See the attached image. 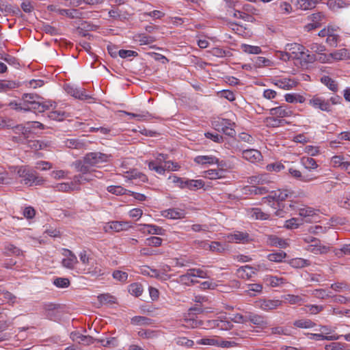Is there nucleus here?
Masks as SVG:
<instances>
[{
  "label": "nucleus",
  "mask_w": 350,
  "mask_h": 350,
  "mask_svg": "<svg viewBox=\"0 0 350 350\" xmlns=\"http://www.w3.org/2000/svg\"><path fill=\"white\" fill-rule=\"evenodd\" d=\"M204 177L215 180L224 177V171L222 170H208L204 172Z\"/></svg>",
  "instance_id": "c9c22d12"
},
{
  "label": "nucleus",
  "mask_w": 350,
  "mask_h": 350,
  "mask_svg": "<svg viewBox=\"0 0 350 350\" xmlns=\"http://www.w3.org/2000/svg\"><path fill=\"white\" fill-rule=\"evenodd\" d=\"M321 81L326 85L331 91L336 92L338 91V84L332 78H330L329 76H323L321 79Z\"/></svg>",
  "instance_id": "2f4dec72"
},
{
  "label": "nucleus",
  "mask_w": 350,
  "mask_h": 350,
  "mask_svg": "<svg viewBox=\"0 0 350 350\" xmlns=\"http://www.w3.org/2000/svg\"><path fill=\"white\" fill-rule=\"evenodd\" d=\"M148 167L150 170H154L159 174H163L165 171L167 170L165 164L164 165H161L156 163V162L153 161L148 163Z\"/></svg>",
  "instance_id": "5fc2aeb1"
},
{
  "label": "nucleus",
  "mask_w": 350,
  "mask_h": 350,
  "mask_svg": "<svg viewBox=\"0 0 350 350\" xmlns=\"http://www.w3.org/2000/svg\"><path fill=\"white\" fill-rule=\"evenodd\" d=\"M59 308V306L54 304L53 303H47L43 305V309L44 310L45 316L51 319L55 320L57 317V309Z\"/></svg>",
  "instance_id": "6ab92c4d"
},
{
  "label": "nucleus",
  "mask_w": 350,
  "mask_h": 350,
  "mask_svg": "<svg viewBox=\"0 0 350 350\" xmlns=\"http://www.w3.org/2000/svg\"><path fill=\"white\" fill-rule=\"evenodd\" d=\"M59 14L66 16L70 18H82L88 17L89 13H83L77 9H58L56 11Z\"/></svg>",
  "instance_id": "2eb2a0df"
},
{
  "label": "nucleus",
  "mask_w": 350,
  "mask_h": 350,
  "mask_svg": "<svg viewBox=\"0 0 350 350\" xmlns=\"http://www.w3.org/2000/svg\"><path fill=\"white\" fill-rule=\"evenodd\" d=\"M310 17H311V21H312V23L308 25L307 27H308L309 30L320 27V25H321L320 22L321 21L322 18L324 17V15L321 12H318V13H314V14H312Z\"/></svg>",
  "instance_id": "72a5a7b5"
},
{
  "label": "nucleus",
  "mask_w": 350,
  "mask_h": 350,
  "mask_svg": "<svg viewBox=\"0 0 350 350\" xmlns=\"http://www.w3.org/2000/svg\"><path fill=\"white\" fill-rule=\"evenodd\" d=\"M305 47L298 43H288L285 46V50L293 55V58L297 59L301 57V54L305 50Z\"/></svg>",
  "instance_id": "f3484780"
},
{
  "label": "nucleus",
  "mask_w": 350,
  "mask_h": 350,
  "mask_svg": "<svg viewBox=\"0 0 350 350\" xmlns=\"http://www.w3.org/2000/svg\"><path fill=\"white\" fill-rule=\"evenodd\" d=\"M290 265L295 268H302L310 265V262L308 260L296 258L291 260Z\"/></svg>",
  "instance_id": "37998d69"
},
{
  "label": "nucleus",
  "mask_w": 350,
  "mask_h": 350,
  "mask_svg": "<svg viewBox=\"0 0 350 350\" xmlns=\"http://www.w3.org/2000/svg\"><path fill=\"white\" fill-rule=\"evenodd\" d=\"M307 242H311L312 244L308 245L306 250L314 254H327L329 250L330 247L328 245H322L319 240L315 238H310V239H306Z\"/></svg>",
  "instance_id": "20e7f679"
},
{
  "label": "nucleus",
  "mask_w": 350,
  "mask_h": 350,
  "mask_svg": "<svg viewBox=\"0 0 350 350\" xmlns=\"http://www.w3.org/2000/svg\"><path fill=\"white\" fill-rule=\"evenodd\" d=\"M248 183L258 186L269 185L272 183L271 178L268 174H258L248 178Z\"/></svg>",
  "instance_id": "6e6552de"
},
{
  "label": "nucleus",
  "mask_w": 350,
  "mask_h": 350,
  "mask_svg": "<svg viewBox=\"0 0 350 350\" xmlns=\"http://www.w3.org/2000/svg\"><path fill=\"white\" fill-rule=\"evenodd\" d=\"M309 51L317 54L321 53L325 51L324 45L318 43H311L308 45Z\"/></svg>",
  "instance_id": "e2e57ef3"
},
{
  "label": "nucleus",
  "mask_w": 350,
  "mask_h": 350,
  "mask_svg": "<svg viewBox=\"0 0 350 350\" xmlns=\"http://www.w3.org/2000/svg\"><path fill=\"white\" fill-rule=\"evenodd\" d=\"M112 276L115 280L121 282H125L128 279V273L120 270L114 271L112 273Z\"/></svg>",
  "instance_id": "bf43d9fd"
},
{
  "label": "nucleus",
  "mask_w": 350,
  "mask_h": 350,
  "mask_svg": "<svg viewBox=\"0 0 350 350\" xmlns=\"http://www.w3.org/2000/svg\"><path fill=\"white\" fill-rule=\"evenodd\" d=\"M247 321L262 328L267 326L266 319L263 316L256 314L249 313L247 316Z\"/></svg>",
  "instance_id": "aec40b11"
},
{
  "label": "nucleus",
  "mask_w": 350,
  "mask_h": 350,
  "mask_svg": "<svg viewBox=\"0 0 350 350\" xmlns=\"http://www.w3.org/2000/svg\"><path fill=\"white\" fill-rule=\"evenodd\" d=\"M272 83L275 86L286 90L293 89L297 85V82L295 79L290 78L274 79Z\"/></svg>",
  "instance_id": "4468645a"
},
{
  "label": "nucleus",
  "mask_w": 350,
  "mask_h": 350,
  "mask_svg": "<svg viewBox=\"0 0 350 350\" xmlns=\"http://www.w3.org/2000/svg\"><path fill=\"white\" fill-rule=\"evenodd\" d=\"M286 257V254L280 250L278 252L271 253L267 255V259L271 262H281Z\"/></svg>",
  "instance_id": "4c0bfd02"
},
{
  "label": "nucleus",
  "mask_w": 350,
  "mask_h": 350,
  "mask_svg": "<svg viewBox=\"0 0 350 350\" xmlns=\"http://www.w3.org/2000/svg\"><path fill=\"white\" fill-rule=\"evenodd\" d=\"M194 161L198 164H217L219 159L213 155H199L195 157Z\"/></svg>",
  "instance_id": "5701e85b"
},
{
  "label": "nucleus",
  "mask_w": 350,
  "mask_h": 350,
  "mask_svg": "<svg viewBox=\"0 0 350 350\" xmlns=\"http://www.w3.org/2000/svg\"><path fill=\"white\" fill-rule=\"evenodd\" d=\"M107 191L111 193H113V194H115L117 196H120V195H124V194L127 193L129 190L123 188L121 186L111 185V186H109L107 187Z\"/></svg>",
  "instance_id": "6e6d98bb"
},
{
  "label": "nucleus",
  "mask_w": 350,
  "mask_h": 350,
  "mask_svg": "<svg viewBox=\"0 0 350 350\" xmlns=\"http://www.w3.org/2000/svg\"><path fill=\"white\" fill-rule=\"evenodd\" d=\"M192 273L189 271V269L187 271V272L185 274L181 275L179 277V282L182 284H184L187 286H189L192 284H195L198 282V280H193V275H191Z\"/></svg>",
  "instance_id": "a19ab883"
},
{
  "label": "nucleus",
  "mask_w": 350,
  "mask_h": 350,
  "mask_svg": "<svg viewBox=\"0 0 350 350\" xmlns=\"http://www.w3.org/2000/svg\"><path fill=\"white\" fill-rule=\"evenodd\" d=\"M244 190L246 194L262 196L269 193L270 188L267 186L252 185L245 187Z\"/></svg>",
  "instance_id": "dca6fc26"
},
{
  "label": "nucleus",
  "mask_w": 350,
  "mask_h": 350,
  "mask_svg": "<svg viewBox=\"0 0 350 350\" xmlns=\"http://www.w3.org/2000/svg\"><path fill=\"white\" fill-rule=\"evenodd\" d=\"M53 284L58 288H67L70 286V282L68 278H57L53 280Z\"/></svg>",
  "instance_id": "052dcab7"
},
{
  "label": "nucleus",
  "mask_w": 350,
  "mask_h": 350,
  "mask_svg": "<svg viewBox=\"0 0 350 350\" xmlns=\"http://www.w3.org/2000/svg\"><path fill=\"white\" fill-rule=\"evenodd\" d=\"M284 169V165L280 162L269 163L266 166V170L269 172H278Z\"/></svg>",
  "instance_id": "69168bd1"
},
{
  "label": "nucleus",
  "mask_w": 350,
  "mask_h": 350,
  "mask_svg": "<svg viewBox=\"0 0 350 350\" xmlns=\"http://www.w3.org/2000/svg\"><path fill=\"white\" fill-rule=\"evenodd\" d=\"M294 326L299 328L309 329L315 326V323L310 319H302L294 321Z\"/></svg>",
  "instance_id": "f704fd0d"
},
{
  "label": "nucleus",
  "mask_w": 350,
  "mask_h": 350,
  "mask_svg": "<svg viewBox=\"0 0 350 350\" xmlns=\"http://www.w3.org/2000/svg\"><path fill=\"white\" fill-rule=\"evenodd\" d=\"M125 177L129 179H139L142 182H146L148 180V178L146 175L137 171L136 170H133L131 172H126Z\"/></svg>",
  "instance_id": "7c9ffc66"
},
{
  "label": "nucleus",
  "mask_w": 350,
  "mask_h": 350,
  "mask_svg": "<svg viewBox=\"0 0 350 350\" xmlns=\"http://www.w3.org/2000/svg\"><path fill=\"white\" fill-rule=\"evenodd\" d=\"M309 49H306L303 51V54H301V57H298L297 59H300L301 62L306 64H311L316 61H317V56L314 54H310L309 53Z\"/></svg>",
  "instance_id": "58836bf2"
},
{
  "label": "nucleus",
  "mask_w": 350,
  "mask_h": 350,
  "mask_svg": "<svg viewBox=\"0 0 350 350\" xmlns=\"http://www.w3.org/2000/svg\"><path fill=\"white\" fill-rule=\"evenodd\" d=\"M135 40L138 41L140 44H148L153 42L155 39L152 36H147L144 33L135 36Z\"/></svg>",
  "instance_id": "3c124183"
},
{
  "label": "nucleus",
  "mask_w": 350,
  "mask_h": 350,
  "mask_svg": "<svg viewBox=\"0 0 350 350\" xmlns=\"http://www.w3.org/2000/svg\"><path fill=\"white\" fill-rule=\"evenodd\" d=\"M25 143L27 144L28 147L31 149L38 150L46 149L50 146V143L49 142H43L40 140H27Z\"/></svg>",
  "instance_id": "393cba45"
},
{
  "label": "nucleus",
  "mask_w": 350,
  "mask_h": 350,
  "mask_svg": "<svg viewBox=\"0 0 350 350\" xmlns=\"http://www.w3.org/2000/svg\"><path fill=\"white\" fill-rule=\"evenodd\" d=\"M239 151L241 152L242 157L245 160L251 162L256 163L260 161L262 158L261 152L256 149H246L238 148Z\"/></svg>",
  "instance_id": "9d476101"
},
{
  "label": "nucleus",
  "mask_w": 350,
  "mask_h": 350,
  "mask_svg": "<svg viewBox=\"0 0 350 350\" xmlns=\"http://www.w3.org/2000/svg\"><path fill=\"white\" fill-rule=\"evenodd\" d=\"M55 107L56 104L52 100H36L33 104H31V109L38 113H42L46 110L50 109L51 108L55 109Z\"/></svg>",
  "instance_id": "f8f14e48"
},
{
  "label": "nucleus",
  "mask_w": 350,
  "mask_h": 350,
  "mask_svg": "<svg viewBox=\"0 0 350 350\" xmlns=\"http://www.w3.org/2000/svg\"><path fill=\"white\" fill-rule=\"evenodd\" d=\"M269 114L278 118L290 117L293 115V111L286 105H282L269 109Z\"/></svg>",
  "instance_id": "1a4fd4ad"
},
{
  "label": "nucleus",
  "mask_w": 350,
  "mask_h": 350,
  "mask_svg": "<svg viewBox=\"0 0 350 350\" xmlns=\"http://www.w3.org/2000/svg\"><path fill=\"white\" fill-rule=\"evenodd\" d=\"M330 56L336 60L350 59V51L347 49H342L330 53Z\"/></svg>",
  "instance_id": "cd10ccee"
},
{
  "label": "nucleus",
  "mask_w": 350,
  "mask_h": 350,
  "mask_svg": "<svg viewBox=\"0 0 350 350\" xmlns=\"http://www.w3.org/2000/svg\"><path fill=\"white\" fill-rule=\"evenodd\" d=\"M243 51L249 54H260L262 51L259 46L243 44L241 46Z\"/></svg>",
  "instance_id": "8fccbe9b"
},
{
  "label": "nucleus",
  "mask_w": 350,
  "mask_h": 350,
  "mask_svg": "<svg viewBox=\"0 0 350 350\" xmlns=\"http://www.w3.org/2000/svg\"><path fill=\"white\" fill-rule=\"evenodd\" d=\"M282 304V301L280 300H271V299H260L256 301V306L262 310L268 311L277 308L280 306Z\"/></svg>",
  "instance_id": "9b49d317"
},
{
  "label": "nucleus",
  "mask_w": 350,
  "mask_h": 350,
  "mask_svg": "<svg viewBox=\"0 0 350 350\" xmlns=\"http://www.w3.org/2000/svg\"><path fill=\"white\" fill-rule=\"evenodd\" d=\"M17 174L22 178L21 183L31 186L33 183L41 185L44 181L42 177L37 176L36 173L25 166H21L17 170Z\"/></svg>",
  "instance_id": "f03ea898"
},
{
  "label": "nucleus",
  "mask_w": 350,
  "mask_h": 350,
  "mask_svg": "<svg viewBox=\"0 0 350 350\" xmlns=\"http://www.w3.org/2000/svg\"><path fill=\"white\" fill-rule=\"evenodd\" d=\"M17 87L16 83L12 81H0V92L14 89Z\"/></svg>",
  "instance_id": "4d7b16f0"
},
{
  "label": "nucleus",
  "mask_w": 350,
  "mask_h": 350,
  "mask_svg": "<svg viewBox=\"0 0 350 350\" xmlns=\"http://www.w3.org/2000/svg\"><path fill=\"white\" fill-rule=\"evenodd\" d=\"M138 335L143 338H153L157 336V332L151 329H142L138 332Z\"/></svg>",
  "instance_id": "0e129e2a"
},
{
  "label": "nucleus",
  "mask_w": 350,
  "mask_h": 350,
  "mask_svg": "<svg viewBox=\"0 0 350 350\" xmlns=\"http://www.w3.org/2000/svg\"><path fill=\"white\" fill-rule=\"evenodd\" d=\"M301 163L306 169L310 170H314L318 167L316 161L313 158L309 157H303L301 159Z\"/></svg>",
  "instance_id": "473e14b6"
},
{
  "label": "nucleus",
  "mask_w": 350,
  "mask_h": 350,
  "mask_svg": "<svg viewBox=\"0 0 350 350\" xmlns=\"http://www.w3.org/2000/svg\"><path fill=\"white\" fill-rule=\"evenodd\" d=\"M75 183L73 180L70 183H62L57 184L54 186V189L56 191L68 192L75 189Z\"/></svg>",
  "instance_id": "bb28decb"
},
{
  "label": "nucleus",
  "mask_w": 350,
  "mask_h": 350,
  "mask_svg": "<svg viewBox=\"0 0 350 350\" xmlns=\"http://www.w3.org/2000/svg\"><path fill=\"white\" fill-rule=\"evenodd\" d=\"M64 90L68 94L75 98L79 100H88L91 98V96L87 94L86 90L83 88H78L73 85H66Z\"/></svg>",
  "instance_id": "0eeeda50"
},
{
  "label": "nucleus",
  "mask_w": 350,
  "mask_h": 350,
  "mask_svg": "<svg viewBox=\"0 0 350 350\" xmlns=\"http://www.w3.org/2000/svg\"><path fill=\"white\" fill-rule=\"evenodd\" d=\"M239 278L249 280L256 273L255 269L249 265L241 267L237 272Z\"/></svg>",
  "instance_id": "412c9836"
},
{
  "label": "nucleus",
  "mask_w": 350,
  "mask_h": 350,
  "mask_svg": "<svg viewBox=\"0 0 350 350\" xmlns=\"http://www.w3.org/2000/svg\"><path fill=\"white\" fill-rule=\"evenodd\" d=\"M131 227L132 224L130 221H113L108 222L104 226V230L106 232H109L111 230L119 232L121 231L128 230Z\"/></svg>",
  "instance_id": "423d86ee"
},
{
  "label": "nucleus",
  "mask_w": 350,
  "mask_h": 350,
  "mask_svg": "<svg viewBox=\"0 0 350 350\" xmlns=\"http://www.w3.org/2000/svg\"><path fill=\"white\" fill-rule=\"evenodd\" d=\"M175 342L177 345L185 347L187 348L192 347L194 345V342L186 337L176 338L175 339Z\"/></svg>",
  "instance_id": "864d4df0"
},
{
  "label": "nucleus",
  "mask_w": 350,
  "mask_h": 350,
  "mask_svg": "<svg viewBox=\"0 0 350 350\" xmlns=\"http://www.w3.org/2000/svg\"><path fill=\"white\" fill-rule=\"evenodd\" d=\"M303 222L302 219L293 217L286 220L284 226L288 229H295L301 225Z\"/></svg>",
  "instance_id": "a18cd8bd"
},
{
  "label": "nucleus",
  "mask_w": 350,
  "mask_h": 350,
  "mask_svg": "<svg viewBox=\"0 0 350 350\" xmlns=\"http://www.w3.org/2000/svg\"><path fill=\"white\" fill-rule=\"evenodd\" d=\"M165 217L172 219H182L185 217V213L181 209L170 208L165 211Z\"/></svg>",
  "instance_id": "a878e982"
},
{
  "label": "nucleus",
  "mask_w": 350,
  "mask_h": 350,
  "mask_svg": "<svg viewBox=\"0 0 350 350\" xmlns=\"http://www.w3.org/2000/svg\"><path fill=\"white\" fill-rule=\"evenodd\" d=\"M339 36L334 33V29H332V32L326 39V42L331 46L336 47L339 41Z\"/></svg>",
  "instance_id": "680f3d73"
},
{
  "label": "nucleus",
  "mask_w": 350,
  "mask_h": 350,
  "mask_svg": "<svg viewBox=\"0 0 350 350\" xmlns=\"http://www.w3.org/2000/svg\"><path fill=\"white\" fill-rule=\"evenodd\" d=\"M312 295L314 297L321 299H325L328 297H332V295H331V292L327 291L325 289H315L314 291H312Z\"/></svg>",
  "instance_id": "603ef678"
},
{
  "label": "nucleus",
  "mask_w": 350,
  "mask_h": 350,
  "mask_svg": "<svg viewBox=\"0 0 350 350\" xmlns=\"http://www.w3.org/2000/svg\"><path fill=\"white\" fill-rule=\"evenodd\" d=\"M219 337L204 338L197 340L198 345L216 346L219 345Z\"/></svg>",
  "instance_id": "de8ad7c7"
},
{
  "label": "nucleus",
  "mask_w": 350,
  "mask_h": 350,
  "mask_svg": "<svg viewBox=\"0 0 350 350\" xmlns=\"http://www.w3.org/2000/svg\"><path fill=\"white\" fill-rule=\"evenodd\" d=\"M221 129L222 132L230 137H233L235 135V131L233 128H232V124L227 120H223L221 122Z\"/></svg>",
  "instance_id": "e433bc0d"
},
{
  "label": "nucleus",
  "mask_w": 350,
  "mask_h": 350,
  "mask_svg": "<svg viewBox=\"0 0 350 350\" xmlns=\"http://www.w3.org/2000/svg\"><path fill=\"white\" fill-rule=\"evenodd\" d=\"M251 215L256 219H267L269 218V215L261 211L259 208H252L251 211Z\"/></svg>",
  "instance_id": "774afa93"
},
{
  "label": "nucleus",
  "mask_w": 350,
  "mask_h": 350,
  "mask_svg": "<svg viewBox=\"0 0 350 350\" xmlns=\"http://www.w3.org/2000/svg\"><path fill=\"white\" fill-rule=\"evenodd\" d=\"M83 157L85 162L93 168L100 163L107 162L109 156L100 152H93L87 153Z\"/></svg>",
  "instance_id": "7ed1b4c3"
},
{
  "label": "nucleus",
  "mask_w": 350,
  "mask_h": 350,
  "mask_svg": "<svg viewBox=\"0 0 350 350\" xmlns=\"http://www.w3.org/2000/svg\"><path fill=\"white\" fill-rule=\"evenodd\" d=\"M298 211L299 215L304 218L313 217L316 215V211L311 207L299 208Z\"/></svg>",
  "instance_id": "09e8293b"
},
{
  "label": "nucleus",
  "mask_w": 350,
  "mask_h": 350,
  "mask_svg": "<svg viewBox=\"0 0 350 350\" xmlns=\"http://www.w3.org/2000/svg\"><path fill=\"white\" fill-rule=\"evenodd\" d=\"M330 288L336 292H342L344 291H350L349 286L345 282H336L332 284Z\"/></svg>",
  "instance_id": "13d9d810"
},
{
  "label": "nucleus",
  "mask_w": 350,
  "mask_h": 350,
  "mask_svg": "<svg viewBox=\"0 0 350 350\" xmlns=\"http://www.w3.org/2000/svg\"><path fill=\"white\" fill-rule=\"evenodd\" d=\"M285 100L289 103H303L305 101V98L297 94H286L284 96Z\"/></svg>",
  "instance_id": "ea45409f"
},
{
  "label": "nucleus",
  "mask_w": 350,
  "mask_h": 350,
  "mask_svg": "<svg viewBox=\"0 0 350 350\" xmlns=\"http://www.w3.org/2000/svg\"><path fill=\"white\" fill-rule=\"evenodd\" d=\"M73 180L76 184L81 185L86 182L93 180V174L92 173V172H88V174L75 175L73 178Z\"/></svg>",
  "instance_id": "c756f323"
},
{
  "label": "nucleus",
  "mask_w": 350,
  "mask_h": 350,
  "mask_svg": "<svg viewBox=\"0 0 350 350\" xmlns=\"http://www.w3.org/2000/svg\"><path fill=\"white\" fill-rule=\"evenodd\" d=\"M129 292L135 297H139L142 294L143 288L139 283H133L129 286Z\"/></svg>",
  "instance_id": "49530a36"
},
{
  "label": "nucleus",
  "mask_w": 350,
  "mask_h": 350,
  "mask_svg": "<svg viewBox=\"0 0 350 350\" xmlns=\"http://www.w3.org/2000/svg\"><path fill=\"white\" fill-rule=\"evenodd\" d=\"M48 117L51 120H57V121H62L67 117L66 113L65 111H59V110H55L51 111Z\"/></svg>",
  "instance_id": "c03bdc74"
},
{
  "label": "nucleus",
  "mask_w": 350,
  "mask_h": 350,
  "mask_svg": "<svg viewBox=\"0 0 350 350\" xmlns=\"http://www.w3.org/2000/svg\"><path fill=\"white\" fill-rule=\"evenodd\" d=\"M267 243L271 246H279L282 248H284L287 245V243L284 240L275 235L269 236L267 239Z\"/></svg>",
  "instance_id": "c85d7f7f"
},
{
  "label": "nucleus",
  "mask_w": 350,
  "mask_h": 350,
  "mask_svg": "<svg viewBox=\"0 0 350 350\" xmlns=\"http://www.w3.org/2000/svg\"><path fill=\"white\" fill-rule=\"evenodd\" d=\"M64 255L65 258L62 260V266L69 269H73L78 262L77 256L69 250H65Z\"/></svg>",
  "instance_id": "ddd939ff"
},
{
  "label": "nucleus",
  "mask_w": 350,
  "mask_h": 350,
  "mask_svg": "<svg viewBox=\"0 0 350 350\" xmlns=\"http://www.w3.org/2000/svg\"><path fill=\"white\" fill-rule=\"evenodd\" d=\"M76 170L80 172V174H88L92 172V167L88 163L85 162V158L83 157L81 160H77L73 163Z\"/></svg>",
  "instance_id": "4be33fe9"
},
{
  "label": "nucleus",
  "mask_w": 350,
  "mask_h": 350,
  "mask_svg": "<svg viewBox=\"0 0 350 350\" xmlns=\"http://www.w3.org/2000/svg\"><path fill=\"white\" fill-rule=\"evenodd\" d=\"M152 322L151 319L146 317L135 316L131 319V323L137 325H150Z\"/></svg>",
  "instance_id": "79ce46f5"
},
{
  "label": "nucleus",
  "mask_w": 350,
  "mask_h": 350,
  "mask_svg": "<svg viewBox=\"0 0 350 350\" xmlns=\"http://www.w3.org/2000/svg\"><path fill=\"white\" fill-rule=\"evenodd\" d=\"M296 198V193L291 189H279L274 191L273 195H269L267 197L269 202L275 200L278 202H282L286 200L294 199Z\"/></svg>",
  "instance_id": "39448f33"
},
{
  "label": "nucleus",
  "mask_w": 350,
  "mask_h": 350,
  "mask_svg": "<svg viewBox=\"0 0 350 350\" xmlns=\"http://www.w3.org/2000/svg\"><path fill=\"white\" fill-rule=\"evenodd\" d=\"M204 185L202 180H185L182 178V181L179 185L180 188H189V189H195L203 187Z\"/></svg>",
  "instance_id": "a211bd4d"
},
{
  "label": "nucleus",
  "mask_w": 350,
  "mask_h": 350,
  "mask_svg": "<svg viewBox=\"0 0 350 350\" xmlns=\"http://www.w3.org/2000/svg\"><path fill=\"white\" fill-rule=\"evenodd\" d=\"M231 241L237 243H248L251 239L249 234L245 232L236 231L233 234L229 237Z\"/></svg>",
  "instance_id": "b1692460"
},
{
  "label": "nucleus",
  "mask_w": 350,
  "mask_h": 350,
  "mask_svg": "<svg viewBox=\"0 0 350 350\" xmlns=\"http://www.w3.org/2000/svg\"><path fill=\"white\" fill-rule=\"evenodd\" d=\"M342 98L338 95L332 96L329 100H325L322 97L314 96L310 100L309 103L315 109H319L326 112H330L332 110V104L338 105L340 104Z\"/></svg>",
  "instance_id": "f257e3e1"
},
{
  "label": "nucleus",
  "mask_w": 350,
  "mask_h": 350,
  "mask_svg": "<svg viewBox=\"0 0 350 350\" xmlns=\"http://www.w3.org/2000/svg\"><path fill=\"white\" fill-rule=\"evenodd\" d=\"M5 251L8 255L20 256L23 254L21 249L12 244H9L5 247Z\"/></svg>",
  "instance_id": "338daca9"
}]
</instances>
